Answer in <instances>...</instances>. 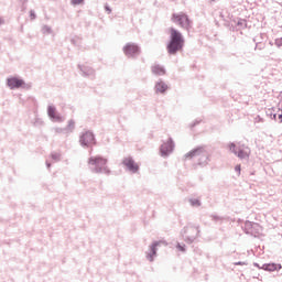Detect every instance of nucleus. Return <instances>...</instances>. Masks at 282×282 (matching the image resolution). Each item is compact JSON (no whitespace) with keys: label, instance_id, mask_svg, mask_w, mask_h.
Returning <instances> with one entry per match:
<instances>
[{"label":"nucleus","instance_id":"1","mask_svg":"<svg viewBox=\"0 0 282 282\" xmlns=\"http://www.w3.org/2000/svg\"><path fill=\"white\" fill-rule=\"evenodd\" d=\"M186 40L180 30L170 28V40L166 43V52L169 56H177L178 52H184Z\"/></svg>","mask_w":282,"mask_h":282},{"label":"nucleus","instance_id":"2","mask_svg":"<svg viewBox=\"0 0 282 282\" xmlns=\"http://www.w3.org/2000/svg\"><path fill=\"white\" fill-rule=\"evenodd\" d=\"M108 162L109 160L105 159L102 155L90 156L88 159L90 171L96 174L105 173L106 175H110L111 170L107 167Z\"/></svg>","mask_w":282,"mask_h":282},{"label":"nucleus","instance_id":"3","mask_svg":"<svg viewBox=\"0 0 282 282\" xmlns=\"http://www.w3.org/2000/svg\"><path fill=\"white\" fill-rule=\"evenodd\" d=\"M185 160H193V158H198V162L194 164L197 166H207L208 165V152L205 151L202 147H197L184 155Z\"/></svg>","mask_w":282,"mask_h":282},{"label":"nucleus","instance_id":"4","mask_svg":"<svg viewBox=\"0 0 282 282\" xmlns=\"http://www.w3.org/2000/svg\"><path fill=\"white\" fill-rule=\"evenodd\" d=\"M199 232H200L199 226H193V225H188L181 230V235L185 243H188V245L195 242V239L199 237Z\"/></svg>","mask_w":282,"mask_h":282},{"label":"nucleus","instance_id":"5","mask_svg":"<svg viewBox=\"0 0 282 282\" xmlns=\"http://www.w3.org/2000/svg\"><path fill=\"white\" fill-rule=\"evenodd\" d=\"M245 235H250L251 237H261L263 235V227L259 223L246 220L243 226H241Z\"/></svg>","mask_w":282,"mask_h":282},{"label":"nucleus","instance_id":"6","mask_svg":"<svg viewBox=\"0 0 282 282\" xmlns=\"http://www.w3.org/2000/svg\"><path fill=\"white\" fill-rule=\"evenodd\" d=\"M171 21L172 23L180 25V28H183L184 30H191V28H193V21H191L188 14L184 12L173 13Z\"/></svg>","mask_w":282,"mask_h":282},{"label":"nucleus","instance_id":"7","mask_svg":"<svg viewBox=\"0 0 282 282\" xmlns=\"http://www.w3.org/2000/svg\"><path fill=\"white\" fill-rule=\"evenodd\" d=\"M79 144L83 149H91V147H96V134H94L91 130L82 132L79 135Z\"/></svg>","mask_w":282,"mask_h":282},{"label":"nucleus","instance_id":"8","mask_svg":"<svg viewBox=\"0 0 282 282\" xmlns=\"http://www.w3.org/2000/svg\"><path fill=\"white\" fill-rule=\"evenodd\" d=\"M122 52L128 58H138L142 54V47H140V44L128 42L123 46Z\"/></svg>","mask_w":282,"mask_h":282},{"label":"nucleus","instance_id":"9","mask_svg":"<svg viewBox=\"0 0 282 282\" xmlns=\"http://www.w3.org/2000/svg\"><path fill=\"white\" fill-rule=\"evenodd\" d=\"M175 149V141H173V138H169L167 142H164L160 147V154L162 158H169L171 155V152Z\"/></svg>","mask_w":282,"mask_h":282},{"label":"nucleus","instance_id":"10","mask_svg":"<svg viewBox=\"0 0 282 282\" xmlns=\"http://www.w3.org/2000/svg\"><path fill=\"white\" fill-rule=\"evenodd\" d=\"M123 166H126L129 173H138L140 171V165L137 164L135 160L132 156L124 158L121 162Z\"/></svg>","mask_w":282,"mask_h":282},{"label":"nucleus","instance_id":"11","mask_svg":"<svg viewBox=\"0 0 282 282\" xmlns=\"http://www.w3.org/2000/svg\"><path fill=\"white\" fill-rule=\"evenodd\" d=\"M7 85L10 89H25V80L19 77L7 78Z\"/></svg>","mask_w":282,"mask_h":282},{"label":"nucleus","instance_id":"12","mask_svg":"<svg viewBox=\"0 0 282 282\" xmlns=\"http://www.w3.org/2000/svg\"><path fill=\"white\" fill-rule=\"evenodd\" d=\"M77 67L84 78H91V80L96 78V70L91 66L78 64Z\"/></svg>","mask_w":282,"mask_h":282},{"label":"nucleus","instance_id":"13","mask_svg":"<svg viewBox=\"0 0 282 282\" xmlns=\"http://www.w3.org/2000/svg\"><path fill=\"white\" fill-rule=\"evenodd\" d=\"M47 116L52 122H63L65 120L63 116L56 111V106L54 105L47 107Z\"/></svg>","mask_w":282,"mask_h":282},{"label":"nucleus","instance_id":"14","mask_svg":"<svg viewBox=\"0 0 282 282\" xmlns=\"http://www.w3.org/2000/svg\"><path fill=\"white\" fill-rule=\"evenodd\" d=\"M162 241L154 240L150 246V251L147 253L148 261H155V258L158 257V246H160Z\"/></svg>","mask_w":282,"mask_h":282},{"label":"nucleus","instance_id":"15","mask_svg":"<svg viewBox=\"0 0 282 282\" xmlns=\"http://www.w3.org/2000/svg\"><path fill=\"white\" fill-rule=\"evenodd\" d=\"M261 269L264 270V272H279V270L282 269V265L281 263L271 262L262 264Z\"/></svg>","mask_w":282,"mask_h":282},{"label":"nucleus","instance_id":"16","mask_svg":"<svg viewBox=\"0 0 282 282\" xmlns=\"http://www.w3.org/2000/svg\"><path fill=\"white\" fill-rule=\"evenodd\" d=\"M154 89L155 94H166V91H169V85H166L164 80L160 79L155 83Z\"/></svg>","mask_w":282,"mask_h":282},{"label":"nucleus","instance_id":"17","mask_svg":"<svg viewBox=\"0 0 282 282\" xmlns=\"http://www.w3.org/2000/svg\"><path fill=\"white\" fill-rule=\"evenodd\" d=\"M152 74L155 76H164L166 74V68L160 64H155L154 66L151 67Z\"/></svg>","mask_w":282,"mask_h":282},{"label":"nucleus","instance_id":"18","mask_svg":"<svg viewBox=\"0 0 282 282\" xmlns=\"http://www.w3.org/2000/svg\"><path fill=\"white\" fill-rule=\"evenodd\" d=\"M234 23H236L239 30H246V28H248V20L246 19L238 18L237 20H234Z\"/></svg>","mask_w":282,"mask_h":282},{"label":"nucleus","instance_id":"19","mask_svg":"<svg viewBox=\"0 0 282 282\" xmlns=\"http://www.w3.org/2000/svg\"><path fill=\"white\" fill-rule=\"evenodd\" d=\"M66 133H74V129H76V121L74 119H70L68 121V124L65 127Z\"/></svg>","mask_w":282,"mask_h":282},{"label":"nucleus","instance_id":"20","mask_svg":"<svg viewBox=\"0 0 282 282\" xmlns=\"http://www.w3.org/2000/svg\"><path fill=\"white\" fill-rule=\"evenodd\" d=\"M268 118H271V120H276V110L274 108H269L265 111Z\"/></svg>","mask_w":282,"mask_h":282},{"label":"nucleus","instance_id":"21","mask_svg":"<svg viewBox=\"0 0 282 282\" xmlns=\"http://www.w3.org/2000/svg\"><path fill=\"white\" fill-rule=\"evenodd\" d=\"M228 149L231 153H234V155H237V153H239L240 148H238L237 144H235V142H230L228 144Z\"/></svg>","mask_w":282,"mask_h":282},{"label":"nucleus","instance_id":"22","mask_svg":"<svg viewBox=\"0 0 282 282\" xmlns=\"http://www.w3.org/2000/svg\"><path fill=\"white\" fill-rule=\"evenodd\" d=\"M237 158H239L240 160H246V158H250V155L248 154V152H246L243 149H239L238 153L236 154Z\"/></svg>","mask_w":282,"mask_h":282},{"label":"nucleus","instance_id":"23","mask_svg":"<svg viewBox=\"0 0 282 282\" xmlns=\"http://www.w3.org/2000/svg\"><path fill=\"white\" fill-rule=\"evenodd\" d=\"M188 202L194 208H199V206H202V200H199V198H189Z\"/></svg>","mask_w":282,"mask_h":282},{"label":"nucleus","instance_id":"24","mask_svg":"<svg viewBox=\"0 0 282 282\" xmlns=\"http://www.w3.org/2000/svg\"><path fill=\"white\" fill-rule=\"evenodd\" d=\"M253 43H263L265 41V33H260L258 36L252 39Z\"/></svg>","mask_w":282,"mask_h":282},{"label":"nucleus","instance_id":"25","mask_svg":"<svg viewBox=\"0 0 282 282\" xmlns=\"http://www.w3.org/2000/svg\"><path fill=\"white\" fill-rule=\"evenodd\" d=\"M176 249L178 250V252H186V245L182 242H177Z\"/></svg>","mask_w":282,"mask_h":282},{"label":"nucleus","instance_id":"26","mask_svg":"<svg viewBox=\"0 0 282 282\" xmlns=\"http://www.w3.org/2000/svg\"><path fill=\"white\" fill-rule=\"evenodd\" d=\"M51 158L54 160V162H61V153L58 152L51 153Z\"/></svg>","mask_w":282,"mask_h":282},{"label":"nucleus","instance_id":"27","mask_svg":"<svg viewBox=\"0 0 282 282\" xmlns=\"http://www.w3.org/2000/svg\"><path fill=\"white\" fill-rule=\"evenodd\" d=\"M42 32H43V34H52V26H50L47 24L43 25Z\"/></svg>","mask_w":282,"mask_h":282},{"label":"nucleus","instance_id":"28","mask_svg":"<svg viewBox=\"0 0 282 282\" xmlns=\"http://www.w3.org/2000/svg\"><path fill=\"white\" fill-rule=\"evenodd\" d=\"M254 50H265V41L264 42H258L254 46Z\"/></svg>","mask_w":282,"mask_h":282},{"label":"nucleus","instance_id":"29","mask_svg":"<svg viewBox=\"0 0 282 282\" xmlns=\"http://www.w3.org/2000/svg\"><path fill=\"white\" fill-rule=\"evenodd\" d=\"M72 6H83L85 0H70Z\"/></svg>","mask_w":282,"mask_h":282},{"label":"nucleus","instance_id":"30","mask_svg":"<svg viewBox=\"0 0 282 282\" xmlns=\"http://www.w3.org/2000/svg\"><path fill=\"white\" fill-rule=\"evenodd\" d=\"M202 122V119H196L194 122L191 123V129H195V127H197V124H199Z\"/></svg>","mask_w":282,"mask_h":282},{"label":"nucleus","instance_id":"31","mask_svg":"<svg viewBox=\"0 0 282 282\" xmlns=\"http://www.w3.org/2000/svg\"><path fill=\"white\" fill-rule=\"evenodd\" d=\"M30 19L34 21L36 19V12L34 10H30Z\"/></svg>","mask_w":282,"mask_h":282},{"label":"nucleus","instance_id":"32","mask_svg":"<svg viewBox=\"0 0 282 282\" xmlns=\"http://www.w3.org/2000/svg\"><path fill=\"white\" fill-rule=\"evenodd\" d=\"M55 131H56V133H67L66 128H56Z\"/></svg>","mask_w":282,"mask_h":282},{"label":"nucleus","instance_id":"33","mask_svg":"<svg viewBox=\"0 0 282 282\" xmlns=\"http://www.w3.org/2000/svg\"><path fill=\"white\" fill-rule=\"evenodd\" d=\"M276 47H282V37L275 39Z\"/></svg>","mask_w":282,"mask_h":282},{"label":"nucleus","instance_id":"34","mask_svg":"<svg viewBox=\"0 0 282 282\" xmlns=\"http://www.w3.org/2000/svg\"><path fill=\"white\" fill-rule=\"evenodd\" d=\"M235 171H236V173H238V175H241V164H237L235 166Z\"/></svg>","mask_w":282,"mask_h":282},{"label":"nucleus","instance_id":"35","mask_svg":"<svg viewBox=\"0 0 282 282\" xmlns=\"http://www.w3.org/2000/svg\"><path fill=\"white\" fill-rule=\"evenodd\" d=\"M212 218H213V221H221V216H218V215H213L212 216Z\"/></svg>","mask_w":282,"mask_h":282},{"label":"nucleus","instance_id":"36","mask_svg":"<svg viewBox=\"0 0 282 282\" xmlns=\"http://www.w3.org/2000/svg\"><path fill=\"white\" fill-rule=\"evenodd\" d=\"M72 45H78V37L70 39Z\"/></svg>","mask_w":282,"mask_h":282},{"label":"nucleus","instance_id":"37","mask_svg":"<svg viewBox=\"0 0 282 282\" xmlns=\"http://www.w3.org/2000/svg\"><path fill=\"white\" fill-rule=\"evenodd\" d=\"M105 10L108 12V14H111V7H109V4L105 6Z\"/></svg>","mask_w":282,"mask_h":282},{"label":"nucleus","instance_id":"38","mask_svg":"<svg viewBox=\"0 0 282 282\" xmlns=\"http://www.w3.org/2000/svg\"><path fill=\"white\" fill-rule=\"evenodd\" d=\"M235 265H248V262L238 261V262H235Z\"/></svg>","mask_w":282,"mask_h":282},{"label":"nucleus","instance_id":"39","mask_svg":"<svg viewBox=\"0 0 282 282\" xmlns=\"http://www.w3.org/2000/svg\"><path fill=\"white\" fill-rule=\"evenodd\" d=\"M20 2L22 3V10H25V3H28V0H20Z\"/></svg>","mask_w":282,"mask_h":282},{"label":"nucleus","instance_id":"40","mask_svg":"<svg viewBox=\"0 0 282 282\" xmlns=\"http://www.w3.org/2000/svg\"><path fill=\"white\" fill-rule=\"evenodd\" d=\"M278 120H280V123L282 122V110L281 113L278 116Z\"/></svg>","mask_w":282,"mask_h":282},{"label":"nucleus","instance_id":"41","mask_svg":"<svg viewBox=\"0 0 282 282\" xmlns=\"http://www.w3.org/2000/svg\"><path fill=\"white\" fill-rule=\"evenodd\" d=\"M52 167V163H50L48 161H46V169H51Z\"/></svg>","mask_w":282,"mask_h":282},{"label":"nucleus","instance_id":"42","mask_svg":"<svg viewBox=\"0 0 282 282\" xmlns=\"http://www.w3.org/2000/svg\"><path fill=\"white\" fill-rule=\"evenodd\" d=\"M253 265H254V268H259V270H262L261 265H259V263L254 262Z\"/></svg>","mask_w":282,"mask_h":282},{"label":"nucleus","instance_id":"43","mask_svg":"<svg viewBox=\"0 0 282 282\" xmlns=\"http://www.w3.org/2000/svg\"><path fill=\"white\" fill-rule=\"evenodd\" d=\"M4 21L0 18V25H3Z\"/></svg>","mask_w":282,"mask_h":282},{"label":"nucleus","instance_id":"44","mask_svg":"<svg viewBox=\"0 0 282 282\" xmlns=\"http://www.w3.org/2000/svg\"><path fill=\"white\" fill-rule=\"evenodd\" d=\"M188 232H191V235H195V231L187 230V235H188Z\"/></svg>","mask_w":282,"mask_h":282},{"label":"nucleus","instance_id":"45","mask_svg":"<svg viewBox=\"0 0 282 282\" xmlns=\"http://www.w3.org/2000/svg\"><path fill=\"white\" fill-rule=\"evenodd\" d=\"M209 1H217V0H209Z\"/></svg>","mask_w":282,"mask_h":282}]
</instances>
